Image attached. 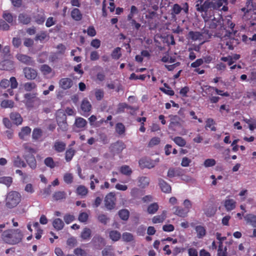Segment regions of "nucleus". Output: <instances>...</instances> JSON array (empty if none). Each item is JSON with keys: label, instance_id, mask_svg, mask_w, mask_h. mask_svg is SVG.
Returning <instances> with one entry per match:
<instances>
[{"label": "nucleus", "instance_id": "b1692460", "mask_svg": "<svg viewBox=\"0 0 256 256\" xmlns=\"http://www.w3.org/2000/svg\"><path fill=\"white\" fill-rule=\"evenodd\" d=\"M52 226L56 230H60L63 229L64 226V222L60 218L54 219L52 222Z\"/></svg>", "mask_w": 256, "mask_h": 256}, {"label": "nucleus", "instance_id": "423d86ee", "mask_svg": "<svg viewBox=\"0 0 256 256\" xmlns=\"http://www.w3.org/2000/svg\"><path fill=\"white\" fill-rule=\"evenodd\" d=\"M131 110H132V112H130L129 113L130 114L134 116L136 114V112L138 110V107L136 106H130L125 102L120 103L118 104V107L117 108V112L123 113L124 112L125 109Z\"/></svg>", "mask_w": 256, "mask_h": 256}, {"label": "nucleus", "instance_id": "aec40b11", "mask_svg": "<svg viewBox=\"0 0 256 256\" xmlns=\"http://www.w3.org/2000/svg\"><path fill=\"white\" fill-rule=\"evenodd\" d=\"M70 16L72 18L76 21H80L82 18V14L77 8L72 9L70 12Z\"/></svg>", "mask_w": 256, "mask_h": 256}, {"label": "nucleus", "instance_id": "f257e3e1", "mask_svg": "<svg viewBox=\"0 0 256 256\" xmlns=\"http://www.w3.org/2000/svg\"><path fill=\"white\" fill-rule=\"evenodd\" d=\"M0 238L3 242L10 245H16L20 243L24 238L22 232L19 228H11L4 230Z\"/></svg>", "mask_w": 256, "mask_h": 256}, {"label": "nucleus", "instance_id": "0eeeda50", "mask_svg": "<svg viewBox=\"0 0 256 256\" xmlns=\"http://www.w3.org/2000/svg\"><path fill=\"white\" fill-rule=\"evenodd\" d=\"M126 148V146L124 142L122 141L118 140L116 142L111 144L110 149L112 152L118 154L121 153Z\"/></svg>", "mask_w": 256, "mask_h": 256}, {"label": "nucleus", "instance_id": "0e129e2a", "mask_svg": "<svg viewBox=\"0 0 256 256\" xmlns=\"http://www.w3.org/2000/svg\"><path fill=\"white\" fill-rule=\"evenodd\" d=\"M95 96L98 100H100L104 96V90L102 89L96 90L95 92Z\"/></svg>", "mask_w": 256, "mask_h": 256}, {"label": "nucleus", "instance_id": "2eb2a0df", "mask_svg": "<svg viewBox=\"0 0 256 256\" xmlns=\"http://www.w3.org/2000/svg\"><path fill=\"white\" fill-rule=\"evenodd\" d=\"M87 121L82 117H76L75 119L74 126L79 129L80 130H82L87 125Z\"/></svg>", "mask_w": 256, "mask_h": 256}, {"label": "nucleus", "instance_id": "f8f14e48", "mask_svg": "<svg viewBox=\"0 0 256 256\" xmlns=\"http://www.w3.org/2000/svg\"><path fill=\"white\" fill-rule=\"evenodd\" d=\"M81 109L83 112V115L87 116L89 115V112L91 110L92 105L88 100L85 98H84L81 104Z\"/></svg>", "mask_w": 256, "mask_h": 256}, {"label": "nucleus", "instance_id": "5fc2aeb1", "mask_svg": "<svg viewBox=\"0 0 256 256\" xmlns=\"http://www.w3.org/2000/svg\"><path fill=\"white\" fill-rule=\"evenodd\" d=\"M160 140L158 137L152 138L149 142L148 144V146L152 148L155 146H156L160 144Z\"/></svg>", "mask_w": 256, "mask_h": 256}, {"label": "nucleus", "instance_id": "393cba45", "mask_svg": "<svg viewBox=\"0 0 256 256\" xmlns=\"http://www.w3.org/2000/svg\"><path fill=\"white\" fill-rule=\"evenodd\" d=\"M13 67V63L8 60H4L0 62V69L4 70H10Z\"/></svg>", "mask_w": 256, "mask_h": 256}, {"label": "nucleus", "instance_id": "9b49d317", "mask_svg": "<svg viewBox=\"0 0 256 256\" xmlns=\"http://www.w3.org/2000/svg\"><path fill=\"white\" fill-rule=\"evenodd\" d=\"M60 87L64 90H66L72 87L73 81L70 78H62L59 82Z\"/></svg>", "mask_w": 256, "mask_h": 256}, {"label": "nucleus", "instance_id": "774afa93", "mask_svg": "<svg viewBox=\"0 0 256 256\" xmlns=\"http://www.w3.org/2000/svg\"><path fill=\"white\" fill-rule=\"evenodd\" d=\"M122 238L126 242H132L134 239L132 234L129 232H124L122 234Z\"/></svg>", "mask_w": 256, "mask_h": 256}, {"label": "nucleus", "instance_id": "a19ab883", "mask_svg": "<svg viewBox=\"0 0 256 256\" xmlns=\"http://www.w3.org/2000/svg\"><path fill=\"white\" fill-rule=\"evenodd\" d=\"M120 172L122 174L130 176L132 174V170L128 166L124 165L120 167Z\"/></svg>", "mask_w": 256, "mask_h": 256}, {"label": "nucleus", "instance_id": "f704fd0d", "mask_svg": "<svg viewBox=\"0 0 256 256\" xmlns=\"http://www.w3.org/2000/svg\"><path fill=\"white\" fill-rule=\"evenodd\" d=\"M31 132V128L29 126L23 127L19 132L18 136L21 139H24L25 136L29 135Z\"/></svg>", "mask_w": 256, "mask_h": 256}, {"label": "nucleus", "instance_id": "4be33fe9", "mask_svg": "<svg viewBox=\"0 0 256 256\" xmlns=\"http://www.w3.org/2000/svg\"><path fill=\"white\" fill-rule=\"evenodd\" d=\"M12 162L14 167L25 168L26 166L24 160H23L19 156H17L16 157L14 158Z\"/></svg>", "mask_w": 256, "mask_h": 256}, {"label": "nucleus", "instance_id": "69168bd1", "mask_svg": "<svg viewBox=\"0 0 256 256\" xmlns=\"http://www.w3.org/2000/svg\"><path fill=\"white\" fill-rule=\"evenodd\" d=\"M216 164V160L212 158H208L205 160L204 165L205 167L208 168L214 166Z\"/></svg>", "mask_w": 256, "mask_h": 256}, {"label": "nucleus", "instance_id": "6e6552de", "mask_svg": "<svg viewBox=\"0 0 256 256\" xmlns=\"http://www.w3.org/2000/svg\"><path fill=\"white\" fill-rule=\"evenodd\" d=\"M16 57L20 62L26 65L34 66L35 64L34 60L32 58L28 55L18 54Z\"/></svg>", "mask_w": 256, "mask_h": 256}, {"label": "nucleus", "instance_id": "7ed1b4c3", "mask_svg": "<svg viewBox=\"0 0 256 256\" xmlns=\"http://www.w3.org/2000/svg\"><path fill=\"white\" fill-rule=\"evenodd\" d=\"M196 1V9L202 14L207 13L209 8L218 10L222 6L220 2L214 3L210 0H194Z\"/></svg>", "mask_w": 256, "mask_h": 256}, {"label": "nucleus", "instance_id": "58836bf2", "mask_svg": "<svg viewBox=\"0 0 256 256\" xmlns=\"http://www.w3.org/2000/svg\"><path fill=\"white\" fill-rule=\"evenodd\" d=\"M14 102L12 100H3L0 103V106L2 108H12L14 106Z\"/></svg>", "mask_w": 256, "mask_h": 256}, {"label": "nucleus", "instance_id": "ea45409f", "mask_svg": "<svg viewBox=\"0 0 256 256\" xmlns=\"http://www.w3.org/2000/svg\"><path fill=\"white\" fill-rule=\"evenodd\" d=\"M42 135V131L40 128L34 129L32 134V138L34 140H38Z\"/></svg>", "mask_w": 256, "mask_h": 256}, {"label": "nucleus", "instance_id": "6ab92c4d", "mask_svg": "<svg viewBox=\"0 0 256 256\" xmlns=\"http://www.w3.org/2000/svg\"><path fill=\"white\" fill-rule=\"evenodd\" d=\"M10 117L12 122L16 125L22 124L23 120L20 114L16 112H12Z\"/></svg>", "mask_w": 256, "mask_h": 256}, {"label": "nucleus", "instance_id": "cd10ccee", "mask_svg": "<svg viewBox=\"0 0 256 256\" xmlns=\"http://www.w3.org/2000/svg\"><path fill=\"white\" fill-rule=\"evenodd\" d=\"M66 197V193L64 191H56L52 195V198L56 201L64 200Z\"/></svg>", "mask_w": 256, "mask_h": 256}, {"label": "nucleus", "instance_id": "de8ad7c7", "mask_svg": "<svg viewBox=\"0 0 256 256\" xmlns=\"http://www.w3.org/2000/svg\"><path fill=\"white\" fill-rule=\"evenodd\" d=\"M121 48L120 47L115 48L112 52L111 56L113 59L118 60L122 56Z\"/></svg>", "mask_w": 256, "mask_h": 256}, {"label": "nucleus", "instance_id": "bf43d9fd", "mask_svg": "<svg viewBox=\"0 0 256 256\" xmlns=\"http://www.w3.org/2000/svg\"><path fill=\"white\" fill-rule=\"evenodd\" d=\"M64 220L66 224H69L75 220V218L72 214H66L64 216Z\"/></svg>", "mask_w": 256, "mask_h": 256}, {"label": "nucleus", "instance_id": "864d4df0", "mask_svg": "<svg viewBox=\"0 0 256 256\" xmlns=\"http://www.w3.org/2000/svg\"><path fill=\"white\" fill-rule=\"evenodd\" d=\"M164 86L166 87L168 89H166L163 88H160V90L165 93L166 94L170 96H172L174 94V91L170 88L166 84H164Z\"/></svg>", "mask_w": 256, "mask_h": 256}, {"label": "nucleus", "instance_id": "a211bd4d", "mask_svg": "<svg viewBox=\"0 0 256 256\" xmlns=\"http://www.w3.org/2000/svg\"><path fill=\"white\" fill-rule=\"evenodd\" d=\"M158 185L161 190L165 193H170L172 191L170 186L162 178L158 180Z\"/></svg>", "mask_w": 256, "mask_h": 256}, {"label": "nucleus", "instance_id": "1a4fd4ad", "mask_svg": "<svg viewBox=\"0 0 256 256\" xmlns=\"http://www.w3.org/2000/svg\"><path fill=\"white\" fill-rule=\"evenodd\" d=\"M24 76L28 80H34L38 75L37 72L34 68L29 67L24 68L23 70Z\"/></svg>", "mask_w": 256, "mask_h": 256}, {"label": "nucleus", "instance_id": "f3484780", "mask_svg": "<svg viewBox=\"0 0 256 256\" xmlns=\"http://www.w3.org/2000/svg\"><path fill=\"white\" fill-rule=\"evenodd\" d=\"M24 158L31 168L34 170L36 168V161L34 155L24 154Z\"/></svg>", "mask_w": 256, "mask_h": 256}, {"label": "nucleus", "instance_id": "5701e85b", "mask_svg": "<svg viewBox=\"0 0 256 256\" xmlns=\"http://www.w3.org/2000/svg\"><path fill=\"white\" fill-rule=\"evenodd\" d=\"M166 217V212L163 210L160 215L156 216L152 218V222L154 224H158L162 222Z\"/></svg>", "mask_w": 256, "mask_h": 256}, {"label": "nucleus", "instance_id": "603ef678", "mask_svg": "<svg viewBox=\"0 0 256 256\" xmlns=\"http://www.w3.org/2000/svg\"><path fill=\"white\" fill-rule=\"evenodd\" d=\"M24 89L27 92H30L36 88V84L34 82H28L24 84Z\"/></svg>", "mask_w": 256, "mask_h": 256}, {"label": "nucleus", "instance_id": "dca6fc26", "mask_svg": "<svg viewBox=\"0 0 256 256\" xmlns=\"http://www.w3.org/2000/svg\"><path fill=\"white\" fill-rule=\"evenodd\" d=\"M172 209L174 210V214L181 218L186 217L189 212L184 208L180 206H175Z\"/></svg>", "mask_w": 256, "mask_h": 256}, {"label": "nucleus", "instance_id": "e2e57ef3", "mask_svg": "<svg viewBox=\"0 0 256 256\" xmlns=\"http://www.w3.org/2000/svg\"><path fill=\"white\" fill-rule=\"evenodd\" d=\"M88 216L86 212H80L78 216V220L82 222H86L88 220Z\"/></svg>", "mask_w": 256, "mask_h": 256}, {"label": "nucleus", "instance_id": "c85d7f7f", "mask_svg": "<svg viewBox=\"0 0 256 256\" xmlns=\"http://www.w3.org/2000/svg\"><path fill=\"white\" fill-rule=\"evenodd\" d=\"M236 205V201L233 199L226 200L224 206L228 211H230L235 208Z\"/></svg>", "mask_w": 256, "mask_h": 256}, {"label": "nucleus", "instance_id": "37998d69", "mask_svg": "<svg viewBox=\"0 0 256 256\" xmlns=\"http://www.w3.org/2000/svg\"><path fill=\"white\" fill-rule=\"evenodd\" d=\"M158 205L156 202L150 204L147 208V212L149 214H154L158 210Z\"/></svg>", "mask_w": 256, "mask_h": 256}, {"label": "nucleus", "instance_id": "20e7f679", "mask_svg": "<svg viewBox=\"0 0 256 256\" xmlns=\"http://www.w3.org/2000/svg\"><path fill=\"white\" fill-rule=\"evenodd\" d=\"M21 200L20 194L16 191L8 192L6 198V206L8 208H12L16 206Z\"/></svg>", "mask_w": 256, "mask_h": 256}, {"label": "nucleus", "instance_id": "052dcab7", "mask_svg": "<svg viewBox=\"0 0 256 256\" xmlns=\"http://www.w3.org/2000/svg\"><path fill=\"white\" fill-rule=\"evenodd\" d=\"M139 164L141 167L142 168H149L154 167V165H152L150 164H149L148 162L144 158H142L140 160Z\"/></svg>", "mask_w": 256, "mask_h": 256}, {"label": "nucleus", "instance_id": "c9c22d12", "mask_svg": "<svg viewBox=\"0 0 256 256\" xmlns=\"http://www.w3.org/2000/svg\"><path fill=\"white\" fill-rule=\"evenodd\" d=\"M116 132L119 135L123 134L125 133L126 128L124 124L122 122H118L116 124Z\"/></svg>", "mask_w": 256, "mask_h": 256}, {"label": "nucleus", "instance_id": "6e6d98bb", "mask_svg": "<svg viewBox=\"0 0 256 256\" xmlns=\"http://www.w3.org/2000/svg\"><path fill=\"white\" fill-rule=\"evenodd\" d=\"M73 176L70 173H66L64 176V180L67 184H70L73 182Z\"/></svg>", "mask_w": 256, "mask_h": 256}, {"label": "nucleus", "instance_id": "72a5a7b5", "mask_svg": "<svg viewBox=\"0 0 256 256\" xmlns=\"http://www.w3.org/2000/svg\"><path fill=\"white\" fill-rule=\"evenodd\" d=\"M218 256H228L227 248L226 246L223 247L222 242H219L218 250Z\"/></svg>", "mask_w": 256, "mask_h": 256}, {"label": "nucleus", "instance_id": "338daca9", "mask_svg": "<svg viewBox=\"0 0 256 256\" xmlns=\"http://www.w3.org/2000/svg\"><path fill=\"white\" fill-rule=\"evenodd\" d=\"M2 17L7 22L12 24L13 16L11 14L4 12L3 14Z\"/></svg>", "mask_w": 256, "mask_h": 256}, {"label": "nucleus", "instance_id": "39448f33", "mask_svg": "<svg viewBox=\"0 0 256 256\" xmlns=\"http://www.w3.org/2000/svg\"><path fill=\"white\" fill-rule=\"evenodd\" d=\"M116 198L113 192L108 193L105 197L104 204L107 209L111 210L114 208Z\"/></svg>", "mask_w": 256, "mask_h": 256}, {"label": "nucleus", "instance_id": "4468645a", "mask_svg": "<svg viewBox=\"0 0 256 256\" xmlns=\"http://www.w3.org/2000/svg\"><path fill=\"white\" fill-rule=\"evenodd\" d=\"M52 148L56 152H63L66 148V144L62 141L56 140Z\"/></svg>", "mask_w": 256, "mask_h": 256}, {"label": "nucleus", "instance_id": "2f4dec72", "mask_svg": "<svg viewBox=\"0 0 256 256\" xmlns=\"http://www.w3.org/2000/svg\"><path fill=\"white\" fill-rule=\"evenodd\" d=\"M195 230L197 233V237L199 238H202L206 235V230L203 226H197Z\"/></svg>", "mask_w": 256, "mask_h": 256}, {"label": "nucleus", "instance_id": "a18cd8bd", "mask_svg": "<svg viewBox=\"0 0 256 256\" xmlns=\"http://www.w3.org/2000/svg\"><path fill=\"white\" fill-rule=\"evenodd\" d=\"M91 234V230L89 228H85L81 233V238L84 240H88L90 238Z\"/></svg>", "mask_w": 256, "mask_h": 256}, {"label": "nucleus", "instance_id": "c756f323", "mask_svg": "<svg viewBox=\"0 0 256 256\" xmlns=\"http://www.w3.org/2000/svg\"><path fill=\"white\" fill-rule=\"evenodd\" d=\"M18 20L20 23L24 24H28L30 23L31 18L27 14H20L18 16Z\"/></svg>", "mask_w": 256, "mask_h": 256}, {"label": "nucleus", "instance_id": "412c9836", "mask_svg": "<svg viewBox=\"0 0 256 256\" xmlns=\"http://www.w3.org/2000/svg\"><path fill=\"white\" fill-rule=\"evenodd\" d=\"M56 118L57 123L66 122L67 119L66 113L62 110H59L56 112Z\"/></svg>", "mask_w": 256, "mask_h": 256}, {"label": "nucleus", "instance_id": "f03ea898", "mask_svg": "<svg viewBox=\"0 0 256 256\" xmlns=\"http://www.w3.org/2000/svg\"><path fill=\"white\" fill-rule=\"evenodd\" d=\"M202 16L206 22L203 33L208 35L209 38L212 36H217L216 32L217 27L219 26L220 28L222 27L221 26L222 20L220 16L216 18L213 16L212 18H210L212 16H208L206 13L202 14Z\"/></svg>", "mask_w": 256, "mask_h": 256}, {"label": "nucleus", "instance_id": "c03bdc74", "mask_svg": "<svg viewBox=\"0 0 256 256\" xmlns=\"http://www.w3.org/2000/svg\"><path fill=\"white\" fill-rule=\"evenodd\" d=\"M118 216L122 220H127L130 216V212L128 210L122 209L118 212Z\"/></svg>", "mask_w": 256, "mask_h": 256}, {"label": "nucleus", "instance_id": "680f3d73", "mask_svg": "<svg viewBox=\"0 0 256 256\" xmlns=\"http://www.w3.org/2000/svg\"><path fill=\"white\" fill-rule=\"evenodd\" d=\"M90 180H91L90 183V188L92 190L95 189L96 186L94 183L98 184L99 182V180L98 178H96L94 174H92L90 176Z\"/></svg>", "mask_w": 256, "mask_h": 256}, {"label": "nucleus", "instance_id": "ddd939ff", "mask_svg": "<svg viewBox=\"0 0 256 256\" xmlns=\"http://www.w3.org/2000/svg\"><path fill=\"white\" fill-rule=\"evenodd\" d=\"M232 33L230 32H228V38L226 40V45L228 46V48L230 50H232L234 47L236 45L238 42V40L234 38H232Z\"/></svg>", "mask_w": 256, "mask_h": 256}, {"label": "nucleus", "instance_id": "a878e982", "mask_svg": "<svg viewBox=\"0 0 256 256\" xmlns=\"http://www.w3.org/2000/svg\"><path fill=\"white\" fill-rule=\"evenodd\" d=\"M102 256H115L114 248L112 246H107L102 251Z\"/></svg>", "mask_w": 256, "mask_h": 256}, {"label": "nucleus", "instance_id": "13d9d810", "mask_svg": "<svg viewBox=\"0 0 256 256\" xmlns=\"http://www.w3.org/2000/svg\"><path fill=\"white\" fill-rule=\"evenodd\" d=\"M58 126V130L59 132L60 130L62 132H66L68 130V124L67 122H64L60 123H57Z\"/></svg>", "mask_w": 256, "mask_h": 256}, {"label": "nucleus", "instance_id": "4d7b16f0", "mask_svg": "<svg viewBox=\"0 0 256 256\" xmlns=\"http://www.w3.org/2000/svg\"><path fill=\"white\" fill-rule=\"evenodd\" d=\"M174 142L180 146H184L186 144V140L180 136H176L174 139Z\"/></svg>", "mask_w": 256, "mask_h": 256}, {"label": "nucleus", "instance_id": "473e14b6", "mask_svg": "<svg viewBox=\"0 0 256 256\" xmlns=\"http://www.w3.org/2000/svg\"><path fill=\"white\" fill-rule=\"evenodd\" d=\"M188 36L192 40L196 41L201 39L202 34L199 32L190 31L188 34Z\"/></svg>", "mask_w": 256, "mask_h": 256}, {"label": "nucleus", "instance_id": "49530a36", "mask_svg": "<svg viewBox=\"0 0 256 256\" xmlns=\"http://www.w3.org/2000/svg\"><path fill=\"white\" fill-rule=\"evenodd\" d=\"M12 182V178L10 176H3L0 178V183L10 186Z\"/></svg>", "mask_w": 256, "mask_h": 256}, {"label": "nucleus", "instance_id": "3c124183", "mask_svg": "<svg viewBox=\"0 0 256 256\" xmlns=\"http://www.w3.org/2000/svg\"><path fill=\"white\" fill-rule=\"evenodd\" d=\"M44 164L46 166L50 168H53L56 166L55 163L52 157H48L44 160Z\"/></svg>", "mask_w": 256, "mask_h": 256}, {"label": "nucleus", "instance_id": "7c9ffc66", "mask_svg": "<svg viewBox=\"0 0 256 256\" xmlns=\"http://www.w3.org/2000/svg\"><path fill=\"white\" fill-rule=\"evenodd\" d=\"M76 152V150L73 148L67 149L65 152V160L67 162H70L72 159Z\"/></svg>", "mask_w": 256, "mask_h": 256}, {"label": "nucleus", "instance_id": "e433bc0d", "mask_svg": "<svg viewBox=\"0 0 256 256\" xmlns=\"http://www.w3.org/2000/svg\"><path fill=\"white\" fill-rule=\"evenodd\" d=\"M23 146L24 150V154L34 155L36 153V150L32 148L28 144H24Z\"/></svg>", "mask_w": 256, "mask_h": 256}, {"label": "nucleus", "instance_id": "9d476101", "mask_svg": "<svg viewBox=\"0 0 256 256\" xmlns=\"http://www.w3.org/2000/svg\"><path fill=\"white\" fill-rule=\"evenodd\" d=\"M182 127V124L178 120V118L176 116H174L170 119V122L168 125V128L173 131H177Z\"/></svg>", "mask_w": 256, "mask_h": 256}, {"label": "nucleus", "instance_id": "4c0bfd02", "mask_svg": "<svg viewBox=\"0 0 256 256\" xmlns=\"http://www.w3.org/2000/svg\"><path fill=\"white\" fill-rule=\"evenodd\" d=\"M110 239L114 242L118 240L121 236L120 233L117 230H111L109 233Z\"/></svg>", "mask_w": 256, "mask_h": 256}, {"label": "nucleus", "instance_id": "09e8293b", "mask_svg": "<svg viewBox=\"0 0 256 256\" xmlns=\"http://www.w3.org/2000/svg\"><path fill=\"white\" fill-rule=\"evenodd\" d=\"M40 70L44 75H48L52 72V68L48 65L46 64L41 66Z\"/></svg>", "mask_w": 256, "mask_h": 256}, {"label": "nucleus", "instance_id": "8fccbe9b", "mask_svg": "<svg viewBox=\"0 0 256 256\" xmlns=\"http://www.w3.org/2000/svg\"><path fill=\"white\" fill-rule=\"evenodd\" d=\"M47 37H48L46 32L42 31L38 34L35 36L34 40L36 41L40 40V42L44 40Z\"/></svg>", "mask_w": 256, "mask_h": 256}, {"label": "nucleus", "instance_id": "79ce46f5", "mask_svg": "<svg viewBox=\"0 0 256 256\" xmlns=\"http://www.w3.org/2000/svg\"><path fill=\"white\" fill-rule=\"evenodd\" d=\"M76 192L78 195L86 196L88 194V190L85 186L80 185L77 188Z\"/></svg>", "mask_w": 256, "mask_h": 256}, {"label": "nucleus", "instance_id": "bb28decb", "mask_svg": "<svg viewBox=\"0 0 256 256\" xmlns=\"http://www.w3.org/2000/svg\"><path fill=\"white\" fill-rule=\"evenodd\" d=\"M150 178L147 176H140L138 178V186L141 188H145L150 184Z\"/></svg>", "mask_w": 256, "mask_h": 256}]
</instances>
